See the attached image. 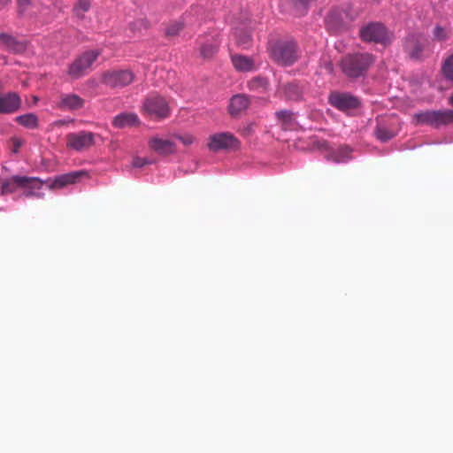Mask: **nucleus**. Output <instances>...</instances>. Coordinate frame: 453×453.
Listing matches in <instances>:
<instances>
[{
    "mask_svg": "<svg viewBox=\"0 0 453 453\" xmlns=\"http://www.w3.org/2000/svg\"><path fill=\"white\" fill-rule=\"evenodd\" d=\"M32 0H18L19 12L23 13L27 10V7L31 5Z\"/></svg>",
    "mask_w": 453,
    "mask_h": 453,
    "instance_id": "72a5a7b5",
    "label": "nucleus"
},
{
    "mask_svg": "<svg viewBox=\"0 0 453 453\" xmlns=\"http://www.w3.org/2000/svg\"><path fill=\"white\" fill-rule=\"evenodd\" d=\"M0 43L9 51L20 53L26 50V44L17 41L13 36L2 33L0 34Z\"/></svg>",
    "mask_w": 453,
    "mask_h": 453,
    "instance_id": "6ab92c4d",
    "label": "nucleus"
},
{
    "mask_svg": "<svg viewBox=\"0 0 453 453\" xmlns=\"http://www.w3.org/2000/svg\"><path fill=\"white\" fill-rule=\"evenodd\" d=\"M95 144V134L88 131L70 133L66 135V146L76 151L86 150Z\"/></svg>",
    "mask_w": 453,
    "mask_h": 453,
    "instance_id": "9d476101",
    "label": "nucleus"
},
{
    "mask_svg": "<svg viewBox=\"0 0 453 453\" xmlns=\"http://www.w3.org/2000/svg\"><path fill=\"white\" fill-rule=\"evenodd\" d=\"M416 125H427L434 128L453 123V110L425 111L413 116Z\"/></svg>",
    "mask_w": 453,
    "mask_h": 453,
    "instance_id": "7ed1b4c3",
    "label": "nucleus"
},
{
    "mask_svg": "<svg viewBox=\"0 0 453 453\" xmlns=\"http://www.w3.org/2000/svg\"><path fill=\"white\" fill-rule=\"evenodd\" d=\"M15 120L19 125L29 129H35L38 127V118L34 113H27L18 116L16 117Z\"/></svg>",
    "mask_w": 453,
    "mask_h": 453,
    "instance_id": "b1692460",
    "label": "nucleus"
},
{
    "mask_svg": "<svg viewBox=\"0 0 453 453\" xmlns=\"http://www.w3.org/2000/svg\"><path fill=\"white\" fill-rule=\"evenodd\" d=\"M234 36L236 43L243 48H247L251 41L250 35L248 32H244L239 29H235Z\"/></svg>",
    "mask_w": 453,
    "mask_h": 453,
    "instance_id": "cd10ccee",
    "label": "nucleus"
},
{
    "mask_svg": "<svg viewBox=\"0 0 453 453\" xmlns=\"http://www.w3.org/2000/svg\"><path fill=\"white\" fill-rule=\"evenodd\" d=\"M272 58L282 65H291L298 58V48L293 41H279L271 49Z\"/></svg>",
    "mask_w": 453,
    "mask_h": 453,
    "instance_id": "20e7f679",
    "label": "nucleus"
},
{
    "mask_svg": "<svg viewBox=\"0 0 453 453\" xmlns=\"http://www.w3.org/2000/svg\"><path fill=\"white\" fill-rule=\"evenodd\" d=\"M442 73L447 80L453 81V54L445 60Z\"/></svg>",
    "mask_w": 453,
    "mask_h": 453,
    "instance_id": "7c9ffc66",
    "label": "nucleus"
},
{
    "mask_svg": "<svg viewBox=\"0 0 453 453\" xmlns=\"http://www.w3.org/2000/svg\"><path fill=\"white\" fill-rule=\"evenodd\" d=\"M143 111L151 119H160L169 116L170 107L164 97L155 95L145 99Z\"/></svg>",
    "mask_w": 453,
    "mask_h": 453,
    "instance_id": "0eeeda50",
    "label": "nucleus"
},
{
    "mask_svg": "<svg viewBox=\"0 0 453 453\" xmlns=\"http://www.w3.org/2000/svg\"><path fill=\"white\" fill-rule=\"evenodd\" d=\"M138 124V116L134 113L128 112L120 113L117 115L112 121V125L117 128L134 127Z\"/></svg>",
    "mask_w": 453,
    "mask_h": 453,
    "instance_id": "aec40b11",
    "label": "nucleus"
},
{
    "mask_svg": "<svg viewBox=\"0 0 453 453\" xmlns=\"http://www.w3.org/2000/svg\"><path fill=\"white\" fill-rule=\"evenodd\" d=\"M250 98L243 94L235 95L231 98L228 111L231 116L236 117L248 109Z\"/></svg>",
    "mask_w": 453,
    "mask_h": 453,
    "instance_id": "f3484780",
    "label": "nucleus"
},
{
    "mask_svg": "<svg viewBox=\"0 0 453 453\" xmlns=\"http://www.w3.org/2000/svg\"><path fill=\"white\" fill-rule=\"evenodd\" d=\"M149 145L156 153L166 156L175 152L176 147L173 142L167 139L153 137L149 141Z\"/></svg>",
    "mask_w": 453,
    "mask_h": 453,
    "instance_id": "dca6fc26",
    "label": "nucleus"
},
{
    "mask_svg": "<svg viewBox=\"0 0 453 453\" xmlns=\"http://www.w3.org/2000/svg\"><path fill=\"white\" fill-rule=\"evenodd\" d=\"M87 175L85 171H75L56 176L50 184V188H62L67 185L76 183L81 177Z\"/></svg>",
    "mask_w": 453,
    "mask_h": 453,
    "instance_id": "2eb2a0df",
    "label": "nucleus"
},
{
    "mask_svg": "<svg viewBox=\"0 0 453 453\" xmlns=\"http://www.w3.org/2000/svg\"><path fill=\"white\" fill-rule=\"evenodd\" d=\"M374 134L379 141L387 142L395 136L396 131L395 130L390 119L381 118L377 119Z\"/></svg>",
    "mask_w": 453,
    "mask_h": 453,
    "instance_id": "4468645a",
    "label": "nucleus"
},
{
    "mask_svg": "<svg viewBox=\"0 0 453 453\" xmlns=\"http://www.w3.org/2000/svg\"><path fill=\"white\" fill-rule=\"evenodd\" d=\"M42 187V181L36 177L12 176L3 182L2 194H11L22 189L26 196H40L36 191Z\"/></svg>",
    "mask_w": 453,
    "mask_h": 453,
    "instance_id": "f03ea898",
    "label": "nucleus"
},
{
    "mask_svg": "<svg viewBox=\"0 0 453 453\" xmlns=\"http://www.w3.org/2000/svg\"><path fill=\"white\" fill-rule=\"evenodd\" d=\"M11 0H0V9L4 7Z\"/></svg>",
    "mask_w": 453,
    "mask_h": 453,
    "instance_id": "e433bc0d",
    "label": "nucleus"
},
{
    "mask_svg": "<svg viewBox=\"0 0 453 453\" xmlns=\"http://www.w3.org/2000/svg\"><path fill=\"white\" fill-rule=\"evenodd\" d=\"M178 139L185 145H190L194 142V137L191 134L179 135Z\"/></svg>",
    "mask_w": 453,
    "mask_h": 453,
    "instance_id": "f704fd0d",
    "label": "nucleus"
},
{
    "mask_svg": "<svg viewBox=\"0 0 453 453\" xmlns=\"http://www.w3.org/2000/svg\"><path fill=\"white\" fill-rule=\"evenodd\" d=\"M248 87L250 90L264 92L268 88V81L265 78L256 77L249 81Z\"/></svg>",
    "mask_w": 453,
    "mask_h": 453,
    "instance_id": "a878e982",
    "label": "nucleus"
},
{
    "mask_svg": "<svg viewBox=\"0 0 453 453\" xmlns=\"http://www.w3.org/2000/svg\"><path fill=\"white\" fill-rule=\"evenodd\" d=\"M328 100L332 106L344 112H349L360 106V101L357 97L345 92H333L330 94Z\"/></svg>",
    "mask_w": 453,
    "mask_h": 453,
    "instance_id": "9b49d317",
    "label": "nucleus"
},
{
    "mask_svg": "<svg viewBox=\"0 0 453 453\" xmlns=\"http://www.w3.org/2000/svg\"><path fill=\"white\" fill-rule=\"evenodd\" d=\"M361 38L365 42L387 44L391 42V34L380 23H371L360 31Z\"/></svg>",
    "mask_w": 453,
    "mask_h": 453,
    "instance_id": "6e6552de",
    "label": "nucleus"
},
{
    "mask_svg": "<svg viewBox=\"0 0 453 453\" xmlns=\"http://www.w3.org/2000/svg\"><path fill=\"white\" fill-rule=\"evenodd\" d=\"M351 149L348 146L339 147L330 154V159L335 163H343L350 158Z\"/></svg>",
    "mask_w": 453,
    "mask_h": 453,
    "instance_id": "5701e85b",
    "label": "nucleus"
},
{
    "mask_svg": "<svg viewBox=\"0 0 453 453\" xmlns=\"http://www.w3.org/2000/svg\"><path fill=\"white\" fill-rule=\"evenodd\" d=\"M428 45V41L421 35H410L405 38L403 49L409 57L419 60L424 57V52Z\"/></svg>",
    "mask_w": 453,
    "mask_h": 453,
    "instance_id": "1a4fd4ad",
    "label": "nucleus"
},
{
    "mask_svg": "<svg viewBox=\"0 0 453 453\" xmlns=\"http://www.w3.org/2000/svg\"><path fill=\"white\" fill-rule=\"evenodd\" d=\"M11 142L12 143V151L16 154L19 152V148L25 143V141L20 137L15 136L11 139Z\"/></svg>",
    "mask_w": 453,
    "mask_h": 453,
    "instance_id": "2f4dec72",
    "label": "nucleus"
},
{
    "mask_svg": "<svg viewBox=\"0 0 453 453\" xmlns=\"http://www.w3.org/2000/svg\"><path fill=\"white\" fill-rule=\"evenodd\" d=\"M200 55L205 59L213 58L219 50L220 41L218 35H206L199 38Z\"/></svg>",
    "mask_w": 453,
    "mask_h": 453,
    "instance_id": "ddd939ff",
    "label": "nucleus"
},
{
    "mask_svg": "<svg viewBox=\"0 0 453 453\" xmlns=\"http://www.w3.org/2000/svg\"><path fill=\"white\" fill-rule=\"evenodd\" d=\"M183 27L184 24L182 21H172L167 25L165 28V34L169 36L177 35L183 29Z\"/></svg>",
    "mask_w": 453,
    "mask_h": 453,
    "instance_id": "c85d7f7f",
    "label": "nucleus"
},
{
    "mask_svg": "<svg viewBox=\"0 0 453 453\" xmlns=\"http://www.w3.org/2000/svg\"><path fill=\"white\" fill-rule=\"evenodd\" d=\"M449 104L453 106V92L450 97L449 98Z\"/></svg>",
    "mask_w": 453,
    "mask_h": 453,
    "instance_id": "4c0bfd02",
    "label": "nucleus"
},
{
    "mask_svg": "<svg viewBox=\"0 0 453 453\" xmlns=\"http://www.w3.org/2000/svg\"><path fill=\"white\" fill-rule=\"evenodd\" d=\"M374 60L370 53L347 54L342 58L340 66L347 77L356 79L365 75Z\"/></svg>",
    "mask_w": 453,
    "mask_h": 453,
    "instance_id": "f257e3e1",
    "label": "nucleus"
},
{
    "mask_svg": "<svg viewBox=\"0 0 453 453\" xmlns=\"http://www.w3.org/2000/svg\"><path fill=\"white\" fill-rule=\"evenodd\" d=\"M277 119L281 123L284 128L290 127L293 124V113L288 110H281L275 113Z\"/></svg>",
    "mask_w": 453,
    "mask_h": 453,
    "instance_id": "bb28decb",
    "label": "nucleus"
},
{
    "mask_svg": "<svg viewBox=\"0 0 453 453\" xmlns=\"http://www.w3.org/2000/svg\"><path fill=\"white\" fill-rule=\"evenodd\" d=\"M100 55L98 50L85 51L70 65L68 74L73 79L85 75Z\"/></svg>",
    "mask_w": 453,
    "mask_h": 453,
    "instance_id": "423d86ee",
    "label": "nucleus"
},
{
    "mask_svg": "<svg viewBox=\"0 0 453 453\" xmlns=\"http://www.w3.org/2000/svg\"><path fill=\"white\" fill-rule=\"evenodd\" d=\"M240 145L237 138L230 133H219L211 135L209 138L208 147L212 151L220 150L237 149Z\"/></svg>",
    "mask_w": 453,
    "mask_h": 453,
    "instance_id": "f8f14e48",
    "label": "nucleus"
},
{
    "mask_svg": "<svg viewBox=\"0 0 453 453\" xmlns=\"http://www.w3.org/2000/svg\"><path fill=\"white\" fill-rule=\"evenodd\" d=\"M234 66L242 72L251 71L254 67L253 60L246 56L234 55L232 56Z\"/></svg>",
    "mask_w": 453,
    "mask_h": 453,
    "instance_id": "4be33fe9",
    "label": "nucleus"
},
{
    "mask_svg": "<svg viewBox=\"0 0 453 453\" xmlns=\"http://www.w3.org/2000/svg\"><path fill=\"white\" fill-rule=\"evenodd\" d=\"M280 89L288 100L298 101L303 96L302 88L295 82L282 84Z\"/></svg>",
    "mask_w": 453,
    "mask_h": 453,
    "instance_id": "412c9836",
    "label": "nucleus"
},
{
    "mask_svg": "<svg viewBox=\"0 0 453 453\" xmlns=\"http://www.w3.org/2000/svg\"><path fill=\"white\" fill-rule=\"evenodd\" d=\"M311 0H292L293 4L296 5V6H298V5H301V6H304L306 5L308 3H310Z\"/></svg>",
    "mask_w": 453,
    "mask_h": 453,
    "instance_id": "c9c22d12",
    "label": "nucleus"
},
{
    "mask_svg": "<svg viewBox=\"0 0 453 453\" xmlns=\"http://www.w3.org/2000/svg\"><path fill=\"white\" fill-rule=\"evenodd\" d=\"M134 80V73L128 69H112L100 74V82L110 88H122Z\"/></svg>",
    "mask_w": 453,
    "mask_h": 453,
    "instance_id": "39448f33",
    "label": "nucleus"
},
{
    "mask_svg": "<svg viewBox=\"0 0 453 453\" xmlns=\"http://www.w3.org/2000/svg\"><path fill=\"white\" fill-rule=\"evenodd\" d=\"M85 101L76 94H64L60 97L59 108L63 110L76 111L84 106Z\"/></svg>",
    "mask_w": 453,
    "mask_h": 453,
    "instance_id": "a211bd4d",
    "label": "nucleus"
},
{
    "mask_svg": "<svg viewBox=\"0 0 453 453\" xmlns=\"http://www.w3.org/2000/svg\"><path fill=\"white\" fill-rule=\"evenodd\" d=\"M451 35V30L448 27H443L441 26H436L434 30V36L436 40L440 42L446 41L449 38Z\"/></svg>",
    "mask_w": 453,
    "mask_h": 453,
    "instance_id": "c756f323",
    "label": "nucleus"
},
{
    "mask_svg": "<svg viewBox=\"0 0 453 453\" xmlns=\"http://www.w3.org/2000/svg\"><path fill=\"white\" fill-rule=\"evenodd\" d=\"M152 162L145 157H135L132 160V166L141 168L146 165L151 164Z\"/></svg>",
    "mask_w": 453,
    "mask_h": 453,
    "instance_id": "473e14b6",
    "label": "nucleus"
},
{
    "mask_svg": "<svg viewBox=\"0 0 453 453\" xmlns=\"http://www.w3.org/2000/svg\"><path fill=\"white\" fill-rule=\"evenodd\" d=\"M90 8V0H77L73 5V12L77 18L83 19L85 12H88Z\"/></svg>",
    "mask_w": 453,
    "mask_h": 453,
    "instance_id": "393cba45",
    "label": "nucleus"
}]
</instances>
